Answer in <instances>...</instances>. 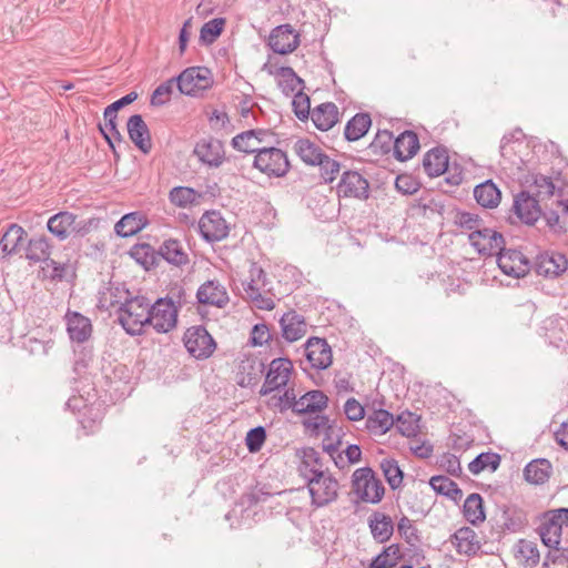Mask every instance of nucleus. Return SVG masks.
Instances as JSON below:
<instances>
[{"label":"nucleus","instance_id":"f257e3e1","mask_svg":"<svg viewBox=\"0 0 568 568\" xmlns=\"http://www.w3.org/2000/svg\"><path fill=\"white\" fill-rule=\"evenodd\" d=\"M151 304L144 295H132L121 303L116 311L118 321L129 335L138 336L144 333V327L150 321Z\"/></svg>","mask_w":568,"mask_h":568},{"label":"nucleus","instance_id":"f03ea898","mask_svg":"<svg viewBox=\"0 0 568 568\" xmlns=\"http://www.w3.org/2000/svg\"><path fill=\"white\" fill-rule=\"evenodd\" d=\"M307 481L312 505L324 507L338 497L339 484L324 469H312Z\"/></svg>","mask_w":568,"mask_h":568},{"label":"nucleus","instance_id":"7ed1b4c3","mask_svg":"<svg viewBox=\"0 0 568 568\" xmlns=\"http://www.w3.org/2000/svg\"><path fill=\"white\" fill-rule=\"evenodd\" d=\"M352 488L364 503L378 504L385 495L382 480L368 466L358 468L353 473Z\"/></svg>","mask_w":568,"mask_h":568},{"label":"nucleus","instance_id":"20e7f679","mask_svg":"<svg viewBox=\"0 0 568 568\" xmlns=\"http://www.w3.org/2000/svg\"><path fill=\"white\" fill-rule=\"evenodd\" d=\"M253 168L264 173L268 178H284L291 163L287 154L278 148H261L254 156Z\"/></svg>","mask_w":568,"mask_h":568},{"label":"nucleus","instance_id":"39448f33","mask_svg":"<svg viewBox=\"0 0 568 568\" xmlns=\"http://www.w3.org/2000/svg\"><path fill=\"white\" fill-rule=\"evenodd\" d=\"M176 87L182 94L197 97L212 88L214 81L212 72L206 67H190L174 77Z\"/></svg>","mask_w":568,"mask_h":568},{"label":"nucleus","instance_id":"423d86ee","mask_svg":"<svg viewBox=\"0 0 568 568\" xmlns=\"http://www.w3.org/2000/svg\"><path fill=\"white\" fill-rule=\"evenodd\" d=\"M542 523L538 527L541 542L548 548L560 545L562 526L568 525V508L561 507L542 513Z\"/></svg>","mask_w":568,"mask_h":568},{"label":"nucleus","instance_id":"0eeeda50","mask_svg":"<svg viewBox=\"0 0 568 568\" xmlns=\"http://www.w3.org/2000/svg\"><path fill=\"white\" fill-rule=\"evenodd\" d=\"M183 343L189 354L199 361L207 359L216 349L215 339L203 325L186 328Z\"/></svg>","mask_w":568,"mask_h":568},{"label":"nucleus","instance_id":"6e6552de","mask_svg":"<svg viewBox=\"0 0 568 568\" xmlns=\"http://www.w3.org/2000/svg\"><path fill=\"white\" fill-rule=\"evenodd\" d=\"M150 321L148 326H152L156 333L165 334L176 327L178 310L169 297H159L151 304Z\"/></svg>","mask_w":568,"mask_h":568},{"label":"nucleus","instance_id":"1a4fd4ad","mask_svg":"<svg viewBox=\"0 0 568 568\" xmlns=\"http://www.w3.org/2000/svg\"><path fill=\"white\" fill-rule=\"evenodd\" d=\"M293 372V363L287 357L274 358L268 366L264 384L260 390L261 396H266L274 390L285 388Z\"/></svg>","mask_w":568,"mask_h":568},{"label":"nucleus","instance_id":"9d476101","mask_svg":"<svg viewBox=\"0 0 568 568\" xmlns=\"http://www.w3.org/2000/svg\"><path fill=\"white\" fill-rule=\"evenodd\" d=\"M495 256L497 257L498 267L505 275L520 278L525 277L531 268L529 258L519 250L504 246Z\"/></svg>","mask_w":568,"mask_h":568},{"label":"nucleus","instance_id":"9b49d317","mask_svg":"<svg viewBox=\"0 0 568 568\" xmlns=\"http://www.w3.org/2000/svg\"><path fill=\"white\" fill-rule=\"evenodd\" d=\"M468 241L481 256H494L506 245V240L500 232L485 225L480 230L470 232Z\"/></svg>","mask_w":568,"mask_h":568},{"label":"nucleus","instance_id":"f8f14e48","mask_svg":"<svg viewBox=\"0 0 568 568\" xmlns=\"http://www.w3.org/2000/svg\"><path fill=\"white\" fill-rule=\"evenodd\" d=\"M539 202L540 199L530 191L521 190L514 196L511 211L521 223L532 226L542 214Z\"/></svg>","mask_w":568,"mask_h":568},{"label":"nucleus","instance_id":"ddd939ff","mask_svg":"<svg viewBox=\"0 0 568 568\" xmlns=\"http://www.w3.org/2000/svg\"><path fill=\"white\" fill-rule=\"evenodd\" d=\"M337 194L341 197L366 201L369 197V182L358 171L343 172L337 184Z\"/></svg>","mask_w":568,"mask_h":568},{"label":"nucleus","instance_id":"4468645a","mask_svg":"<svg viewBox=\"0 0 568 568\" xmlns=\"http://www.w3.org/2000/svg\"><path fill=\"white\" fill-rule=\"evenodd\" d=\"M48 231L59 241H64L71 233L84 235L88 229L81 222H77V215L69 211H61L52 215L47 223Z\"/></svg>","mask_w":568,"mask_h":568},{"label":"nucleus","instance_id":"2eb2a0df","mask_svg":"<svg viewBox=\"0 0 568 568\" xmlns=\"http://www.w3.org/2000/svg\"><path fill=\"white\" fill-rule=\"evenodd\" d=\"M199 231L209 243L220 242L227 237L230 229L220 211L205 212L199 221Z\"/></svg>","mask_w":568,"mask_h":568},{"label":"nucleus","instance_id":"dca6fc26","mask_svg":"<svg viewBox=\"0 0 568 568\" xmlns=\"http://www.w3.org/2000/svg\"><path fill=\"white\" fill-rule=\"evenodd\" d=\"M300 42V33L290 23H284L271 31L267 45L274 53L285 55L295 51Z\"/></svg>","mask_w":568,"mask_h":568},{"label":"nucleus","instance_id":"f3484780","mask_svg":"<svg viewBox=\"0 0 568 568\" xmlns=\"http://www.w3.org/2000/svg\"><path fill=\"white\" fill-rule=\"evenodd\" d=\"M193 154L210 168H220L224 161H230V158H225L223 142L214 138L197 141Z\"/></svg>","mask_w":568,"mask_h":568},{"label":"nucleus","instance_id":"a211bd4d","mask_svg":"<svg viewBox=\"0 0 568 568\" xmlns=\"http://www.w3.org/2000/svg\"><path fill=\"white\" fill-rule=\"evenodd\" d=\"M305 357L312 368L326 369L332 364V348L325 338L310 337L305 343Z\"/></svg>","mask_w":568,"mask_h":568},{"label":"nucleus","instance_id":"6ab92c4d","mask_svg":"<svg viewBox=\"0 0 568 568\" xmlns=\"http://www.w3.org/2000/svg\"><path fill=\"white\" fill-rule=\"evenodd\" d=\"M64 321L67 333L72 342L83 344L91 338L93 326L89 317L80 312L68 310Z\"/></svg>","mask_w":568,"mask_h":568},{"label":"nucleus","instance_id":"aec40b11","mask_svg":"<svg viewBox=\"0 0 568 568\" xmlns=\"http://www.w3.org/2000/svg\"><path fill=\"white\" fill-rule=\"evenodd\" d=\"M534 268L538 275L557 277L568 268V260L559 252H544L536 257Z\"/></svg>","mask_w":568,"mask_h":568},{"label":"nucleus","instance_id":"412c9836","mask_svg":"<svg viewBox=\"0 0 568 568\" xmlns=\"http://www.w3.org/2000/svg\"><path fill=\"white\" fill-rule=\"evenodd\" d=\"M126 130L130 140L143 154H149L152 150V138L143 116L133 114L128 119Z\"/></svg>","mask_w":568,"mask_h":568},{"label":"nucleus","instance_id":"4be33fe9","mask_svg":"<svg viewBox=\"0 0 568 568\" xmlns=\"http://www.w3.org/2000/svg\"><path fill=\"white\" fill-rule=\"evenodd\" d=\"M196 302L199 304L223 307L229 302V295L225 287L217 280H210L199 287Z\"/></svg>","mask_w":568,"mask_h":568},{"label":"nucleus","instance_id":"5701e85b","mask_svg":"<svg viewBox=\"0 0 568 568\" xmlns=\"http://www.w3.org/2000/svg\"><path fill=\"white\" fill-rule=\"evenodd\" d=\"M282 336L287 342L293 343L302 338L307 332V323L303 315L291 310L284 313L280 320Z\"/></svg>","mask_w":568,"mask_h":568},{"label":"nucleus","instance_id":"b1692460","mask_svg":"<svg viewBox=\"0 0 568 568\" xmlns=\"http://www.w3.org/2000/svg\"><path fill=\"white\" fill-rule=\"evenodd\" d=\"M310 118L316 129L327 132L339 122V111L334 102H325L315 106Z\"/></svg>","mask_w":568,"mask_h":568},{"label":"nucleus","instance_id":"393cba45","mask_svg":"<svg viewBox=\"0 0 568 568\" xmlns=\"http://www.w3.org/2000/svg\"><path fill=\"white\" fill-rule=\"evenodd\" d=\"M449 156L445 146H435L423 156V168L429 178H437L448 169Z\"/></svg>","mask_w":568,"mask_h":568},{"label":"nucleus","instance_id":"a878e982","mask_svg":"<svg viewBox=\"0 0 568 568\" xmlns=\"http://www.w3.org/2000/svg\"><path fill=\"white\" fill-rule=\"evenodd\" d=\"M420 144L417 133L412 130H406L394 140L393 154L397 161L404 162L412 159L418 152Z\"/></svg>","mask_w":568,"mask_h":568},{"label":"nucleus","instance_id":"bb28decb","mask_svg":"<svg viewBox=\"0 0 568 568\" xmlns=\"http://www.w3.org/2000/svg\"><path fill=\"white\" fill-rule=\"evenodd\" d=\"M452 542L456 547V550L460 555L468 557L477 555L481 544L478 540V536L470 527H462L452 535Z\"/></svg>","mask_w":568,"mask_h":568},{"label":"nucleus","instance_id":"cd10ccee","mask_svg":"<svg viewBox=\"0 0 568 568\" xmlns=\"http://www.w3.org/2000/svg\"><path fill=\"white\" fill-rule=\"evenodd\" d=\"M26 236L27 232L21 225L11 223L0 239V251L3 256L19 253Z\"/></svg>","mask_w":568,"mask_h":568},{"label":"nucleus","instance_id":"c85d7f7f","mask_svg":"<svg viewBox=\"0 0 568 568\" xmlns=\"http://www.w3.org/2000/svg\"><path fill=\"white\" fill-rule=\"evenodd\" d=\"M368 526L373 538L379 544L388 541L394 534V523L392 518L379 511H374L369 516Z\"/></svg>","mask_w":568,"mask_h":568},{"label":"nucleus","instance_id":"c756f323","mask_svg":"<svg viewBox=\"0 0 568 568\" xmlns=\"http://www.w3.org/2000/svg\"><path fill=\"white\" fill-rule=\"evenodd\" d=\"M148 224L141 212L124 214L114 225V232L120 237H130L138 234Z\"/></svg>","mask_w":568,"mask_h":568},{"label":"nucleus","instance_id":"7c9ffc66","mask_svg":"<svg viewBox=\"0 0 568 568\" xmlns=\"http://www.w3.org/2000/svg\"><path fill=\"white\" fill-rule=\"evenodd\" d=\"M372 126V118L369 113L359 112L352 116L344 128V140L355 142L366 135Z\"/></svg>","mask_w":568,"mask_h":568},{"label":"nucleus","instance_id":"2f4dec72","mask_svg":"<svg viewBox=\"0 0 568 568\" xmlns=\"http://www.w3.org/2000/svg\"><path fill=\"white\" fill-rule=\"evenodd\" d=\"M552 471L551 463L546 458H537L529 462L524 468V478L532 485L545 484Z\"/></svg>","mask_w":568,"mask_h":568},{"label":"nucleus","instance_id":"473e14b6","mask_svg":"<svg viewBox=\"0 0 568 568\" xmlns=\"http://www.w3.org/2000/svg\"><path fill=\"white\" fill-rule=\"evenodd\" d=\"M474 197L480 206L495 209L500 203L501 191L491 180H487L475 186Z\"/></svg>","mask_w":568,"mask_h":568},{"label":"nucleus","instance_id":"72a5a7b5","mask_svg":"<svg viewBox=\"0 0 568 568\" xmlns=\"http://www.w3.org/2000/svg\"><path fill=\"white\" fill-rule=\"evenodd\" d=\"M500 516L503 531L517 532L528 524L527 513L515 505L503 506Z\"/></svg>","mask_w":568,"mask_h":568},{"label":"nucleus","instance_id":"f704fd0d","mask_svg":"<svg viewBox=\"0 0 568 568\" xmlns=\"http://www.w3.org/2000/svg\"><path fill=\"white\" fill-rule=\"evenodd\" d=\"M395 424V417L386 409H374L366 417V429L376 436L386 434Z\"/></svg>","mask_w":568,"mask_h":568},{"label":"nucleus","instance_id":"c9c22d12","mask_svg":"<svg viewBox=\"0 0 568 568\" xmlns=\"http://www.w3.org/2000/svg\"><path fill=\"white\" fill-rule=\"evenodd\" d=\"M294 151L306 165L311 166H316L322 163L323 159H326L322 149L306 138L298 139L295 142Z\"/></svg>","mask_w":568,"mask_h":568},{"label":"nucleus","instance_id":"e433bc0d","mask_svg":"<svg viewBox=\"0 0 568 568\" xmlns=\"http://www.w3.org/2000/svg\"><path fill=\"white\" fill-rule=\"evenodd\" d=\"M159 255H161L168 263L182 266L189 263V255L183 250L180 241L170 239L164 241L159 247Z\"/></svg>","mask_w":568,"mask_h":568},{"label":"nucleus","instance_id":"4c0bfd02","mask_svg":"<svg viewBox=\"0 0 568 568\" xmlns=\"http://www.w3.org/2000/svg\"><path fill=\"white\" fill-rule=\"evenodd\" d=\"M463 514L465 519L473 526H478L486 519L483 497L477 494H470L463 506Z\"/></svg>","mask_w":568,"mask_h":568},{"label":"nucleus","instance_id":"58836bf2","mask_svg":"<svg viewBox=\"0 0 568 568\" xmlns=\"http://www.w3.org/2000/svg\"><path fill=\"white\" fill-rule=\"evenodd\" d=\"M52 245L44 235L31 237L26 247V258L30 262H47L50 258Z\"/></svg>","mask_w":568,"mask_h":568},{"label":"nucleus","instance_id":"ea45409f","mask_svg":"<svg viewBox=\"0 0 568 568\" xmlns=\"http://www.w3.org/2000/svg\"><path fill=\"white\" fill-rule=\"evenodd\" d=\"M515 557L526 568L536 567L540 560L537 544L527 539H519L515 545Z\"/></svg>","mask_w":568,"mask_h":568},{"label":"nucleus","instance_id":"a19ab883","mask_svg":"<svg viewBox=\"0 0 568 568\" xmlns=\"http://www.w3.org/2000/svg\"><path fill=\"white\" fill-rule=\"evenodd\" d=\"M296 456L301 458L300 474L308 479L312 469H323V462L320 453L313 447L296 449Z\"/></svg>","mask_w":568,"mask_h":568},{"label":"nucleus","instance_id":"79ce46f5","mask_svg":"<svg viewBox=\"0 0 568 568\" xmlns=\"http://www.w3.org/2000/svg\"><path fill=\"white\" fill-rule=\"evenodd\" d=\"M430 487L436 494L449 497L454 501H458L463 497V490L450 478L444 475H435L429 479Z\"/></svg>","mask_w":568,"mask_h":568},{"label":"nucleus","instance_id":"37998d69","mask_svg":"<svg viewBox=\"0 0 568 568\" xmlns=\"http://www.w3.org/2000/svg\"><path fill=\"white\" fill-rule=\"evenodd\" d=\"M98 129L103 139L105 140L106 144L111 149L114 158L118 160L120 158V152L118 148H121V145L124 146V150L129 148L128 142L124 140L123 135L118 129V123H108L104 125L99 123Z\"/></svg>","mask_w":568,"mask_h":568},{"label":"nucleus","instance_id":"c03bdc74","mask_svg":"<svg viewBox=\"0 0 568 568\" xmlns=\"http://www.w3.org/2000/svg\"><path fill=\"white\" fill-rule=\"evenodd\" d=\"M501 463V456L498 453L485 452L478 454L469 464L468 469L473 475H478L485 469L496 471Z\"/></svg>","mask_w":568,"mask_h":568},{"label":"nucleus","instance_id":"a18cd8bd","mask_svg":"<svg viewBox=\"0 0 568 568\" xmlns=\"http://www.w3.org/2000/svg\"><path fill=\"white\" fill-rule=\"evenodd\" d=\"M267 130L263 129H251L241 132L231 140V145L240 152L256 154L257 150L261 148L255 145L254 136H256V134H267Z\"/></svg>","mask_w":568,"mask_h":568},{"label":"nucleus","instance_id":"49530a36","mask_svg":"<svg viewBox=\"0 0 568 568\" xmlns=\"http://www.w3.org/2000/svg\"><path fill=\"white\" fill-rule=\"evenodd\" d=\"M379 467L392 490H396L403 486L404 471L396 459L384 458L381 462Z\"/></svg>","mask_w":568,"mask_h":568},{"label":"nucleus","instance_id":"de8ad7c7","mask_svg":"<svg viewBox=\"0 0 568 568\" xmlns=\"http://www.w3.org/2000/svg\"><path fill=\"white\" fill-rule=\"evenodd\" d=\"M275 74L281 78L278 81V87L282 89V92L285 95H291L298 85H301L302 90L304 89V80L296 74L293 68L280 67Z\"/></svg>","mask_w":568,"mask_h":568},{"label":"nucleus","instance_id":"09e8293b","mask_svg":"<svg viewBox=\"0 0 568 568\" xmlns=\"http://www.w3.org/2000/svg\"><path fill=\"white\" fill-rule=\"evenodd\" d=\"M226 20L225 18H214L207 22H205L201 30L199 41L204 45H210L214 43L217 38L222 34Z\"/></svg>","mask_w":568,"mask_h":568},{"label":"nucleus","instance_id":"8fccbe9b","mask_svg":"<svg viewBox=\"0 0 568 568\" xmlns=\"http://www.w3.org/2000/svg\"><path fill=\"white\" fill-rule=\"evenodd\" d=\"M419 419L420 417L417 416L416 414L409 410H405L395 417L394 425H396V428L399 434L409 438L417 435L419 429Z\"/></svg>","mask_w":568,"mask_h":568},{"label":"nucleus","instance_id":"3c124183","mask_svg":"<svg viewBox=\"0 0 568 568\" xmlns=\"http://www.w3.org/2000/svg\"><path fill=\"white\" fill-rule=\"evenodd\" d=\"M304 400H307L306 406L298 409L301 413L316 414L323 412L328 404L327 395L320 389H312L304 394Z\"/></svg>","mask_w":568,"mask_h":568},{"label":"nucleus","instance_id":"603ef678","mask_svg":"<svg viewBox=\"0 0 568 568\" xmlns=\"http://www.w3.org/2000/svg\"><path fill=\"white\" fill-rule=\"evenodd\" d=\"M393 133L388 130H379L373 141L368 145V150L374 155H386L393 150Z\"/></svg>","mask_w":568,"mask_h":568},{"label":"nucleus","instance_id":"864d4df0","mask_svg":"<svg viewBox=\"0 0 568 568\" xmlns=\"http://www.w3.org/2000/svg\"><path fill=\"white\" fill-rule=\"evenodd\" d=\"M130 255L145 270H151L155 266L154 250L150 244L143 243L133 245L131 247Z\"/></svg>","mask_w":568,"mask_h":568},{"label":"nucleus","instance_id":"5fc2aeb1","mask_svg":"<svg viewBox=\"0 0 568 568\" xmlns=\"http://www.w3.org/2000/svg\"><path fill=\"white\" fill-rule=\"evenodd\" d=\"M273 494L267 490L266 485H256L245 491L240 498V505L246 508L265 503Z\"/></svg>","mask_w":568,"mask_h":568},{"label":"nucleus","instance_id":"6e6d98bb","mask_svg":"<svg viewBox=\"0 0 568 568\" xmlns=\"http://www.w3.org/2000/svg\"><path fill=\"white\" fill-rule=\"evenodd\" d=\"M454 223L460 229L474 232L480 230L485 225L483 219L478 214L460 211L458 209H454Z\"/></svg>","mask_w":568,"mask_h":568},{"label":"nucleus","instance_id":"4d7b16f0","mask_svg":"<svg viewBox=\"0 0 568 568\" xmlns=\"http://www.w3.org/2000/svg\"><path fill=\"white\" fill-rule=\"evenodd\" d=\"M248 273H250V281L242 283L243 288L245 286L252 285L260 290H263L264 292H271V290H272L271 282L268 281L265 271L256 262L251 263Z\"/></svg>","mask_w":568,"mask_h":568},{"label":"nucleus","instance_id":"13d9d810","mask_svg":"<svg viewBox=\"0 0 568 568\" xmlns=\"http://www.w3.org/2000/svg\"><path fill=\"white\" fill-rule=\"evenodd\" d=\"M292 109L295 116L300 121L304 122L310 119L312 113L311 98L304 93L302 89H300V91L294 94L292 100Z\"/></svg>","mask_w":568,"mask_h":568},{"label":"nucleus","instance_id":"bf43d9fd","mask_svg":"<svg viewBox=\"0 0 568 568\" xmlns=\"http://www.w3.org/2000/svg\"><path fill=\"white\" fill-rule=\"evenodd\" d=\"M196 191L187 186H175L170 191L169 199L176 206L185 207L196 200Z\"/></svg>","mask_w":568,"mask_h":568},{"label":"nucleus","instance_id":"052dcab7","mask_svg":"<svg viewBox=\"0 0 568 568\" xmlns=\"http://www.w3.org/2000/svg\"><path fill=\"white\" fill-rule=\"evenodd\" d=\"M174 83H176V80L173 77L158 85L151 94L150 104L152 106H162L168 103L173 93Z\"/></svg>","mask_w":568,"mask_h":568},{"label":"nucleus","instance_id":"680f3d73","mask_svg":"<svg viewBox=\"0 0 568 568\" xmlns=\"http://www.w3.org/2000/svg\"><path fill=\"white\" fill-rule=\"evenodd\" d=\"M45 265L52 268L51 273L48 275L51 281L62 282L75 277V272L69 264L59 263L52 258H49L45 262Z\"/></svg>","mask_w":568,"mask_h":568},{"label":"nucleus","instance_id":"e2e57ef3","mask_svg":"<svg viewBox=\"0 0 568 568\" xmlns=\"http://www.w3.org/2000/svg\"><path fill=\"white\" fill-rule=\"evenodd\" d=\"M266 440V429L263 426L251 428L246 433L245 445L250 453H257L262 449Z\"/></svg>","mask_w":568,"mask_h":568},{"label":"nucleus","instance_id":"0e129e2a","mask_svg":"<svg viewBox=\"0 0 568 568\" xmlns=\"http://www.w3.org/2000/svg\"><path fill=\"white\" fill-rule=\"evenodd\" d=\"M244 292L247 298H250L257 308L272 311L275 307L274 301L263 295V293H265L263 290L251 285L245 286Z\"/></svg>","mask_w":568,"mask_h":568},{"label":"nucleus","instance_id":"69168bd1","mask_svg":"<svg viewBox=\"0 0 568 568\" xmlns=\"http://www.w3.org/2000/svg\"><path fill=\"white\" fill-rule=\"evenodd\" d=\"M397 531L408 545H413V541H422L418 529L413 525V521L406 516H403L398 520Z\"/></svg>","mask_w":568,"mask_h":568},{"label":"nucleus","instance_id":"338daca9","mask_svg":"<svg viewBox=\"0 0 568 568\" xmlns=\"http://www.w3.org/2000/svg\"><path fill=\"white\" fill-rule=\"evenodd\" d=\"M532 185L536 187L534 194L540 200L552 196L556 189L552 180L542 174L532 175Z\"/></svg>","mask_w":568,"mask_h":568},{"label":"nucleus","instance_id":"774afa93","mask_svg":"<svg viewBox=\"0 0 568 568\" xmlns=\"http://www.w3.org/2000/svg\"><path fill=\"white\" fill-rule=\"evenodd\" d=\"M395 187L403 195H412L419 190L420 183L409 174H399L395 180Z\"/></svg>","mask_w":568,"mask_h":568}]
</instances>
